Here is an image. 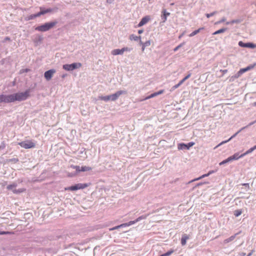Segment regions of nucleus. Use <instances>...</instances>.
<instances>
[{"label":"nucleus","mask_w":256,"mask_h":256,"mask_svg":"<svg viewBox=\"0 0 256 256\" xmlns=\"http://www.w3.org/2000/svg\"><path fill=\"white\" fill-rule=\"evenodd\" d=\"M30 90H27L24 92H17L8 95L9 102L15 101H24L26 100L30 96Z\"/></svg>","instance_id":"obj_1"},{"label":"nucleus","mask_w":256,"mask_h":256,"mask_svg":"<svg viewBox=\"0 0 256 256\" xmlns=\"http://www.w3.org/2000/svg\"><path fill=\"white\" fill-rule=\"evenodd\" d=\"M126 94V92L125 90H118L116 93L110 95L106 96H98V98L105 102H108L109 100L115 101L120 95Z\"/></svg>","instance_id":"obj_2"},{"label":"nucleus","mask_w":256,"mask_h":256,"mask_svg":"<svg viewBox=\"0 0 256 256\" xmlns=\"http://www.w3.org/2000/svg\"><path fill=\"white\" fill-rule=\"evenodd\" d=\"M57 24V21H53L49 22H46L43 24L36 26L35 28V30L38 32H45L52 28Z\"/></svg>","instance_id":"obj_3"},{"label":"nucleus","mask_w":256,"mask_h":256,"mask_svg":"<svg viewBox=\"0 0 256 256\" xmlns=\"http://www.w3.org/2000/svg\"><path fill=\"white\" fill-rule=\"evenodd\" d=\"M82 66V64L80 62H74L72 64H65L62 66V68L67 71H72Z\"/></svg>","instance_id":"obj_4"},{"label":"nucleus","mask_w":256,"mask_h":256,"mask_svg":"<svg viewBox=\"0 0 256 256\" xmlns=\"http://www.w3.org/2000/svg\"><path fill=\"white\" fill-rule=\"evenodd\" d=\"M18 144L22 148L26 149L34 148L36 146V144L32 140H25L18 143Z\"/></svg>","instance_id":"obj_5"},{"label":"nucleus","mask_w":256,"mask_h":256,"mask_svg":"<svg viewBox=\"0 0 256 256\" xmlns=\"http://www.w3.org/2000/svg\"><path fill=\"white\" fill-rule=\"evenodd\" d=\"M240 158H242V156H240V155H239V154L238 153V152L237 153H235L233 156L228 157L226 159V160H224L223 161H222V162H220L219 164L220 166L223 165V164H225L230 162H232V160H238Z\"/></svg>","instance_id":"obj_6"},{"label":"nucleus","mask_w":256,"mask_h":256,"mask_svg":"<svg viewBox=\"0 0 256 256\" xmlns=\"http://www.w3.org/2000/svg\"><path fill=\"white\" fill-rule=\"evenodd\" d=\"M17 186V184L16 182H14L12 184L8 185L6 188L8 190H12L14 194H18L22 193L26 190L25 188H20L18 190L15 189L14 188Z\"/></svg>","instance_id":"obj_7"},{"label":"nucleus","mask_w":256,"mask_h":256,"mask_svg":"<svg viewBox=\"0 0 256 256\" xmlns=\"http://www.w3.org/2000/svg\"><path fill=\"white\" fill-rule=\"evenodd\" d=\"M87 186L86 184H78L65 188L66 190L75 191L80 189L84 188Z\"/></svg>","instance_id":"obj_8"},{"label":"nucleus","mask_w":256,"mask_h":256,"mask_svg":"<svg viewBox=\"0 0 256 256\" xmlns=\"http://www.w3.org/2000/svg\"><path fill=\"white\" fill-rule=\"evenodd\" d=\"M194 144V142H190L186 144L184 143L179 144L178 146V148L179 150H189L190 148Z\"/></svg>","instance_id":"obj_9"},{"label":"nucleus","mask_w":256,"mask_h":256,"mask_svg":"<svg viewBox=\"0 0 256 256\" xmlns=\"http://www.w3.org/2000/svg\"><path fill=\"white\" fill-rule=\"evenodd\" d=\"M238 46L242 48H254L256 47V45L252 42L244 43L242 41H240L238 44Z\"/></svg>","instance_id":"obj_10"},{"label":"nucleus","mask_w":256,"mask_h":256,"mask_svg":"<svg viewBox=\"0 0 256 256\" xmlns=\"http://www.w3.org/2000/svg\"><path fill=\"white\" fill-rule=\"evenodd\" d=\"M54 69H51L46 71L44 74V76L47 80H50L52 77L53 74L56 72Z\"/></svg>","instance_id":"obj_11"},{"label":"nucleus","mask_w":256,"mask_h":256,"mask_svg":"<svg viewBox=\"0 0 256 256\" xmlns=\"http://www.w3.org/2000/svg\"><path fill=\"white\" fill-rule=\"evenodd\" d=\"M146 217H147V216H139L138 218H137L134 220L130 221L128 222H127V224H128V226H130L132 224H134L136 223L137 222L140 221L142 220L146 219Z\"/></svg>","instance_id":"obj_12"},{"label":"nucleus","mask_w":256,"mask_h":256,"mask_svg":"<svg viewBox=\"0 0 256 256\" xmlns=\"http://www.w3.org/2000/svg\"><path fill=\"white\" fill-rule=\"evenodd\" d=\"M150 20V18L148 16H146L142 18L139 24H138V26L140 27L144 24H146Z\"/></svg>","instance_id":"obj_13"},{"label":"nucleus","mask_w":256,"mask_h":256,"mask_svg":"<svg viewBox=\"0 0 256 256\" xmlns=\"http://www.w3.org/2000/svg\"><path fill=\"white\" fill-rule=\"evenodd\" d=\"M0 102L9 103L8 95L0 94Z\"/></svg>","instance_id":"obj_14"},{"label":"nucleus","mask_w":256,"mask_h":256,"mask_svg":"<svg viewBox=\"0 0 256 256\" xmlns=\"http://www.w3.org/2000/svg\"><path fill=\"white\" fill-rule=\"evenodd\" d=\"M189 239V236L186 234H184L181 238V244L182 246L186 244V240Z\"/></svg>","instance_id":"obj_15"},{"label":"nucleus","mask_w":256,"mask_h":256,"mask_svg":"<svg viewBox=\"0 0 256 256\" xmlns=\"http://www.w3.org/2000/svg\"><path fill=\"white\" fill-rule=\"evenodd\" d=\"M163 14L162 16V18L163 20V22H165L167 20V17L170 15V13L166 12V10H162Z\"/></svg>","instance_id":"obj_16"},{"label":"nucleus","mask_w":256,"mask_h":256,"mask_svg":"<svg viewBox=\"0 0 256 256\" xmlns=\"http://www.w3.org/2000/svg\"><path fill=\"white\" fill-rule=\"evenodd\" d=\"M124 54L122 48L114 49L112 51V54L113 55L122 54Z\"/></svg>","instance_id":"obj_17"},{"label":"nucleus","mask_w":256,"mask_h":256,"mask_svg":"<svg viewBox=\"0 0 256 256\" xmlns=\"http://www.w3.org/2000/svg\"><path fill=\"white\" fill-rule=\"evenodd\" d=\"M256 149V145L252 148H250L246 152H245L244 153L240 155V156H242V158H243L244 156H246V154H248L251 152H252L254 150H255Z\"/></svg>","instance_id":"obj_18"},{"label":"nucleus","mask_w":256,"mask_h":256,"mask_svg":"<svg viewBox=\"0 0 256 256\" xmlns=\"http://www.w3.org/2000/svg\"><path fill=\"white\" fill-rule=\"evenodd\" d=\"M238 234H239V232L236 233V234H234V235H233V236H230L229 238L226 239V240L224 241V244H227V243H228V242H230L231 241L233 240L235 238L236 236Z\"/></svg>","instance_id":"obj_19"},{"label":"nucleus","mask_w":256,"mask_h":256,"mask_svg":"<svg viewBox=\"0 0 256 256\" xmlns=\"http://www.w3.org/2000/svg\"><path fill=\"white\" fill-rule=\"evenodd\" d=\"M241 131H240V130L238 131L236 133H235L234 135H232L228 140H225V141H223L222 142H220V144H219V146H220V145H222V144H225V143H226L227 142H229L230 140L232 139L233 138H234V137L236 136Z\"/></svg>","instance_id":"obj_20"},{"label":"nucleus","mask_w":256,"mask_h":256,"mask_svg":"<svg viewBox=\"0 0 256 256\" xmlns=\"http://www.w3.org/2000/svg\"><path fill=\"white\" fill-rule=\"evenodd\" d=\"M140 38H141L140 36H136L134 34H132L130 35V39L131 40H134V41H138V40H140Z\"/></svg>","instance_id":"obj_21"},{"label":"nucleus","mask_w":256,"mask_h":256,"mask_svg":"<svg viewBox=\"0 0 256 256\" xmlns=\"http://www.w3.org/2000/svg\"><path fill=\"white\" fill-rule=\"evenodd\" d=\"M252 66H248L245 68L240 69V73L243 74L244 72L250 70L252 68Z\"/></svg>","instance_id":"obj_22"},{"label":"nucleus","mask_w":256,"mask_h":256,"mask_svg":"<svg viewBox=\"0 0 256 256\" xmlns=\"http://www.w3.org/2000/svg\"><path fill=\"white\" fill-rule=\"evenodd\" d=\"M204 28H198V30L194 31L193 32H192L191 34H190L189 36L190 37H192V36L197 34L198 32H200V31L201 30H203Z\"/></svg>","instance_id":"obj_23"},{"label":"nucleus","mask_w":256,"mask_h":256,"mask_svg":"<svg viewBox=\"0 0 256 256\" xmlns=\"http://www.w3.org/2000/svg\"><path fill=\"white\" fill-rule=\"evenodd\" d=\"M208 176H209V174L208 173L206 174H203L202 176H200V177H198V178H195L194 180H192L191 181L189 182V183L192 182H194V181L200 180V179H202V178H204Z\"/></svg>","instance_id":"obj_24"},{"label":"nucleus","mask_w":256,"mask_h":256,"mask_svg":"<svg viewBox=\"0 0 256 256\" xmlns=\"http://www.w3.org/2000/svg\"><path fill=\"white\" fill-rule=\"evenodd\" d=\"M226 28H222L221 29L218 30L216 31L213 33L214 35L218 34H219L223 33L226 30Z\"/></svg>","instance_id":"obj_25"},{"label":"nucleus","mask_w":256,"mask_h":256,"mask_svg":"<svg viewBox=\"0 0 256 256\" xmlns=\"http://www.w3.org/2000/svg\"><path fill=\"white\" fill-rule=\"evenodd\" d=\"M52 12V9L51 8H47L46 10H42V8H40V12L42 15L46 13L50 12Z\"/></svg>","instance_id":"obj_26"},{"label":"nucleus","mask_w":256,"mask_h":256,"mask_svg":"<svg viewBox=\"0 0 256 256\" xmlns=\"http://www.w3.org/2000/svg\"><path fill=\"white\" fill-rule=\"evenodd\" d=\"M92 170V168L90 167L87 166H81V168H80L81 172H86V171L90 170Z\"/></svg>","instance_id":"obj_27"},{"label":"nucleus","mask_w":256,"mask_h":256,"mask_svg":"<svg viewBox=\"0 0 256 256\" xmlns=\"http://www.w3.org/2000/svg\"><path fill=\"white\" fill-rule=\"evenodd\" d=\"M174 252V250H168V252H166L164 253V254H163L161 255H160V256H170V255H171L173 252Z\"/></svg>","instance_id":"obj_28"},{"label":"nucleus","mask_w":256,"mask_h":256,"mask_svg":"<svg viewBox=\"0 0 256 256\" xmlns=\"http://www.w3.org/2000/svg\"><path fill=\"white\" fill-rule=\"evenodd\" d=\"M158 94H156V92H154L153 94H150V96H146V98H145L143 100H148L150 98H154L156 96H157Z\"/></svg>","instance_id":"obj_29"},{"label":"nucleus","mask_w":256,"mask_h":256,"mask_svg":"<svg viewBox=\"0 0 256 256\" xmlns=\"http://www.w3.org/2000/svg\"><path fill=\"white\" fill-rule=\"evenodd\" d=\"M190 76L191 73H189L184 78L180 81V84H182L187 79L190 78Z\"/></svg>","instance_id":"obj_30"},{"label":"nucleus","mask_w":256,"mask_h":256,"mask_svg":"<svg viewBox=\"0 0 256 256\" xmlns=\"http://www.w3.org/2000/svg\"><path fill=\"white\" fill-rule=\"evenodd\" d=\"M240 20H232L230 22H226V24H234V23L238 24V23H240Z\"/></svg>","instance_id":"obj_31"},{"label":"nucleus","mask_w":256,"mask_h":256,"mask_svg":"<svg viewBox=\"0 0 256 256\" xmlns=\"http://www.w3.org/2000/svg\"><path fill=\"white\" fill-rule=\"evenodd\" d=\"M242 210H236L234 212V215L236 217H238V216H240L242 214Z\"/></svg>","instance_id":"obj_32"},{"label":"nucleus","mask_w":256,"mask_h":256,"mask_svg":"<svg viewBox=\"0 0 256 256\" xmlns=\"http://www.w3.org/2000/svg\"><path fill=\"white\" fill-rule=\"evenodd\" d=\"M256 122V121H254L252 122H250L248 124L247 126H244V127H242V128H241L240 130V131H242L243 130H244L245 128L249 127L250 126H252V124H255Z\"/></svg>","instance_id":"obj_33"},{"label":"nucleus","mask_w":256,"mask_h":256,"mask_svg":"<svg viewBox=\"0 0 256 256\" xmlns=\"http://www.w3.org/2000/svg\"><path fill=\"white\" fill-rule=\"evenodd\" d=\"M43 39V38L39 35H36V40H34L35 42H41Z\"/></svg>","instance_id":"obj_34"},{"label":"nucleus","mask_w":256,"mask_h":256,"mask_svg":"<svg viewBox=\"0 0 256 256\" xmlns=\"http://www.w3.org/2000/svg\"><path fill=\"white\" fill-rule=\"evenodd\" d=\"M242 74L241 73H240V71H238L236 74H234V76L232 77V78L235 79L237 78L238 77H240Z\"/></svg>","instance_id":"obj_35"},{"label":"nucleus","mask_w":256,"mask_h":256,"mask_svg":"<svg viewBox=\"0 0 256 256\" xmlns=\"http://www.w3.org/2000/svg\"><path fill=\"white\" fill-rule=\"evenodd\" d=\"M217 13V12L216 11H214L212 12H211L210 14H206V16L208 18H210V17L214 16Z\"/></svg>","instance_id":"obj_36"},{"label":"nucleus","mask_w":256,"mask_h":256,"mask_svg":"<svg viewBox=\"0 0 256 256\" xmlns=\"http://www.w3.org/2000/svg\"><path fill=\"white\" fill-rule=\"evenodd\" d=\"M72 167L76 170L77 172H81L80 168L81 167L78 166H73Z\"/></svg>","instance_id":"obj_37"},{"label":"nucleus","mask_w":256,"mask_h":256,"mask_svg":"<svg viewBox=\"0 0 256 256\" xmlns=\"http://www.w3.org/2000/svg\"><path fill=\"white\" fill-rule=\"evenodd\" d=\"M18 161V160L16 158H12L11 159H9L8 160V162H13L14 163H16Z\"/></svg>","instance_id":"obj_38"},{"label":"nucleus","mask_w":256,"mask_h":256,"mask_svg":"<svg viewBox=\"0 0 256 256\" xmlns=\"http://www.w3.org/2000/svg\"><path fill=\"white\" fill-rule=\"evenodd\" d=\"M122 48V50H123L124 52H130L132 50V48H128V47H124Z\"/></svg>","instance_id":"obj_39"},{"label":"nucleus","mask_w":256,"mask_h":256,"mask_svg":"<svg viewBox=\"0 0 256 256\" xmlns=\"http://www.w3.org/2000/svg\"><path fill=\"white\" fill-rule=\"evenodd\" d=\"M184 44V42L182 43L177 46H176L174 49V52L177 51L180 48H181Z\"/></svg>","instance_id":"obj_40"},{"label":"nucleus","mask_w":256,"mask_h":256,"mask_svg":"<svg viewBox=\"0 0 256 256\" xmlns=\"http://www.w3.org/2000/svg\"><path fill=\"white\" fill-rule=\"evenodd\" d=\"M180 85H182L181 84H180V82H179L178 84L174 86L172 88V90H176V88H178Z\"/></svg>","instance_id":"obj_41"},{"label":"nucleus","mask_w":256,"mask_h":256,"mask_svg":"<svg viewBox=\"0 0 256 256\" xmlns=\"http://www.w3.org/2000/svg\"><path fill=\"white\" fill-rule=\"evenodd\" d=\"M12 234V232H10L0 231V235L10 234Z\"/></svg>","instance_id":"obj_42"},{"label":"nucleus","mask_w":256,"mask_h":256,"mask_svg":"<svg viewBox=\"0 0 256 256\" xmlns=\"http://www.w3.org/2000/svg\"><path fill=\"white\" fill-rule=\"evenodd\" d=\"M142 45H144V47H147L150 45V40H148L146 42H145L142 44Z\"/></svg>","instance_id":"obj_43"},{"label":"nucleus","mask_w":256,"mask_h":256,"mask_svg":"<svg viewBox=\"0 0 256 256\" xmlns=\"http://www.w3.org/2000/svg\"><path fill=\"white\" fill-rule=\"evenodd\" d=\"M5 147H6V144H5V143L4 142H2L0 144V150L4 149L5 148Z\"/></svg>","instance_id":"obj_44"},{"label":"nucleus","mask_w":256,"mask_h":256,"mask_svg":"<svg viewBox=\"0 0 256 256\" xmlns=\"http://www.w3.org/2000/svg\"><path fill=\"white\" fill-rule=\"evenodd\" d=\"M36 18V16H34V14H31L30 16H29L28 17V20H33L34 18Z\"/></svg>","instance_id":"obj_45"},{"label":"nucleus","mask_w":256,"mask_h":256,"mask_svg":"<svg viewBox=\"0 0 256 256\" xmlns=\"http://www.w3.org/2000/svg\"><path fill=\"white\" fill-rule=\"evenodd\" d=\"M120 228L119 225H118V226H114V227H113V228H110L109 229V230H110V231H112V230H118V228Z\"/></svg>","instance_id":"obj_46"},{"label":"nucleus","mask_w":256,"mask_h":256,"mask_svg":"<svg viewBox=\"0 0 256 256\" xmlns=\"http://www.w3.org/2000/svg\"><path fill=\"white\" fill-rule=\"evenodd\" d=\"M119 226L120 228H122L128 226L127 224V223H124V224H122L119 225Z\"/></svg>","instance_id":"obj_47"},{"label":"nucleus","mask_w":256,"mask_h":256,"mask_svg":"<svg viewBox=\"0 0 256 256\" xmlns=\"http://www.w3.org/2000/svg\"><path fill=\"white\" fill-rule=\"evenodd\" d=\"M226 20V18H223L221 20L216 22V24H220L222 22H224Z\"/></svg>","instance_id":"obj_48"},{"label":"nucleus","mask_w":256,"mask_h":256,"mask_svg":"<svg viewBox=\"0 0 256 256\" xmlns=\"http://www.w3.org/2000/svg\"><path fill=\"white\" fill-rule=\"evenodd\" d=\"M34 14V16H36V18L38 17V16H40L41 15H42L40 11V12H38L37 14Z\"/></svg>","instance_id":"obj_49"},{"label":"nucleus","mask_w":256,"mask_h":256,"mask_svg":"<svg viewBox=\"0 0 256 256\" xmlns=\"http://www.w3.org/2000/svg\"><path fill=\"white\" fill-rule=\"evenodd\" d=\"M10 40V38L9 37H8V36H6V38H4V40L3 42H6V41Z\"/></svg>","instance_id":"obj_50"},{"label":"nucleus","mask_w":256,"mask_h":256,"mask_svg":"<svg viewBox=\"0 0 256 256\" xmlns=\"http://www.w3.org/2000/svg\"><path fill=\"white\" fill-rule=\"evenodd\" d=\"M164 92V90H160V91L156 92L158 96L162 94Z\"/></svg>","instance_id":"obj_51"},{"label":"nucleus","mask_w":256,"mask_h":256,"mask_svg":"<svg viewBox=\"0 0 256 256\" xmlns=\"http://www.w3.org/2000/svg\"><path fill=\"white\" fill-rule=\"evenodd\" d=\"M254 250H251V252L247 255V256H251L252 254L254 252Z\"/></svg>","instance_id":"obj_52"},{"label":"nucleus","mask_w":256,"mask_h":256,"mask_svg":"<svg viewBox=\"0 0 256 256\" xmlns=\"http://www.w3.org/2000/svg\"><path fill=\"white\" fill-rule=\"evenodd\" d=\"M246 253L244 252H241L238 254V256H246Z\"/></svg>","instance_id":"obj_53"},{"label":"nucleus","mask_w":256,"mask_h":256,"mask_svg":"<svg viewBox=\"0 0 256 256\" xmlns=\"http://www.w3.org/2000/svg\"><path fill=\"white\" fill-rule=\"evenodd\" d=\"M242 185L247 187L248 188H249V184L248 183H244L242 184Z\"/></svg>","instance_id":"obj_54"},{"label":"nucleus","mask_w":256,"mask_h":256,"mask_svg":"<svg viewBox=\"0 0 256 256\" xmlns=\"http://www.w3.org/2000/svg\"><path fill=\"white\" fill-rule=\"evenodd\" d=\"M114 0H106V2L108 4H112Z\"/></svg>","instance_id":"obj_55"},{"label":"nucleus","mask_w":256,"mask_h":256,"mask_svg":"<svg viewBox=\"0 0 256 256\" xmlns=\"http://www.w3.org/2000/svg\"><path fill=\"white\" fill-rule=\"evenodd\" d=\"M221 72H222L224 74L228 72V70H221Z\"/></svg>","instance_id":"obj_56"},{"label":"nucleus","mask_w":256,"mask_h":256,"mask_svg":"<svg viewBox=\"0 0 256 256\" xmlns=\"http://www.w3.org/2000/svg\"><path fill=\"white\" fill-rule=\"evenodd\" d=\"M143 32H144V30H138V33L139 34H142Z\"/></svg>","instance_id":"obj_57"},{"label":"nucleus","mask_w":256,"mask_h":256,"mask_svg":"<svg viewBox=\"0 0 256 256\" xmlns=\"http://www.w3.org/2000/svg\"><path fill=\"white\" fill-rule=\"evenodd\" d=\"M214 170H210V172H208V174H209V176H210V174H213V173H214Z\"/></svg>","instance_id":"obj_58"},{"label":"nucleus","mask_w":256,"mask_h":256,"mask_svg":"<svg viewBox=\"0 0 256 256\" xmlns=\"http://www.w3.org/2000/svg\"><path fill=\"white\" fill-rule=\"evenodd\" d=\"M146 47H144V45H142V52H144V49Z\"/></svg>","instance_id":"obj_59"},{"label":"nucleus","mask_w":256,"mask_h":256,"mask_svg":"<svg viewBox=\"0 0 256 256\" xmlns=\"http://www.w3.org/2000/svg\"><path fill=\"white\" fill-rule=\"evenodd\" d=\"M140 40V44L142 46V44H144V42H143Z\"/></svg>","instance_id":"obj_60"},{"label":"nucleus","mask_w":256,"mask_h":256,"mask_svg":"<svg viewBox=\"0 0 256 256\" xmlns=\"http://www.w3.org/2000/svg\"><path fill=\"white\" fill-rule=\"evenodd\" d=\"M204 183H202V182H200V183H198L196 185V186H201Z\"/></svg>","instance_id":"obj_61"},{"label":"nucleus","mask_w":256,"mask_h":256,"mask_svg":"<svg viewBox=\"0 0 256 256\" xmlns=\"http://www.w3.org/2000/svg\"><path fill=\"white\" fill-rule=\"evenodd\" d=\"M252 104L254 106H256V102H254Z\"/></svg>","instance_id":"obj_62"},{"label":"nucleus","mask_w":256,"mask_h":256,"mask_svg":"<svg viewBox=\"0 0 256 256\" xmlns=\"http://www.w3.org/2000/svg\"><path fill=\"white\" fill-rule=\"evenodd\" d=\"M65 76H66L65 75H63V76H62V78H64V77H65Z\"/></svg>","instance_id":"obj_63"},{"label":"nucleus","mask_w":256,"mask_h":256,"mask_svg":"<svg viewBox=\"0 0 256 256\" xmlns=\"http://www.w3.org/2000/svg\"><path fill=\"white\" fill-rule=\"evenodd\" d=\"M255 121H256V120Z\"/></svg>","instance_id":"obj_64"}]
</instances>
